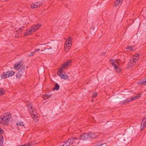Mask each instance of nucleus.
<instances>
[{"label":"nucleus","instance_id":"obj_1","mask_svg":"<svg viewBox=\"0 0 146 146\" xmlns=\"http://www.w3.org/2000/svg\"><path fill=\"white\" fill-rule=\"evenodd\" d=\"M14 67L15 69L18 70L16 76L17 78H20L24 74L25 66H23L20 64L17 63L15 64Z\"/></svg>","mask_w":146,"mask_h":146},{"label":"nucleus","instance_id":"obj_2","mask_svg":"<svg viewBox=\"0 0 146 146\" xmlns=\"http://www.w3.org/2000/svg\"><path fill=\"white\" fill-rule=\"evenodd\" d=\"M110 61L111 64L114 67V69L115 71L118 73L120 72L121 70V68L120 67L121 66L120 64L121 61L118 59L115 60L113 59H111Z\"/></svg>","mask_w":146,"mask_h":146},{"label":"nucleus","instance_id":"obj_3","mask_svg":"<svg viewBox=\"0 0 146 146\" xmlns=\"http://www.w3.org/2000/svg\"><path fill=\"white\" fill-rule=\"evenodd\" d=\"M41 26V25L40 24L34 25L27 30L26 32L24 33V36H27L30 35L40 28Z\"/></svg>","mask_w":146,"mask_h":146},{"label":"nucleus","instance_id":"obj_4","mask_svg":"<svg viewBox=\"0 0 146 146\" xmlns=\"http://www.w3.org/2000/svg\"><path fill=\"white\" fill-rule=\"evenodd\" d=\"M139 54H136L133 56L129 60L128 63V68H130L135 65V63L138 61L139 58Z\"/></svg>","mask_w":146,"mask_h":146},{"label":"nucleus","instance_id":"obj_5","mask_svg":"<svg viewBox=\"0 0 146 146\" xmlns=\"http://www.w3.org/2000/svg\"><path fill=\"white\" fill-rule=\"evenodd\" d=\"M11 118L10 115L5 114L3 116L0 117V123L3 124L4 125H7Z\"/></svg>","mask_w":146,"mask_h":146},{"label":"nucleus","instance_id":"obj_6","mask_svg":"<svg viewBox=\"0 0 146 146\" xmlns=\"http://www.w3.org/2000/svg\"><path fill=\"white\" fill-rule=\"evenodd\" d=\"M72 39L70 37L68 38L66 41L65 45L64 50L65 52H68L70 49L72 45Z\"/></svg>","mask_w":146,"mask_h":146},{"label":"nucleus","instance_id":"obj_7","mask_svg":"<svg viewBox=\"0 0 146 146\" xmlns=\"http://www.w3.org/2000/svg\"><path fill=\"white\" fill-rule=\"evenodd\" d=\"M63 70L62 69L59 68L58 72V74L62 79L65 80L68 79L69 78L68 75L66 73H63Z\"/></svg>","mask_w":146,"mask_h":146},{"label":"nucleus","instance_id":"obj_8","mask_svg":"<svg viewBox=\"0 0 146 146\" xmlns=\"http://www.w3.org/2000/svg\"><path fill=\"white\" fill-rule=\"evenodd\" d=\"M28 108L31 115L35 117L36 113L35 109H34L32 108L31 105V104H28Z\"/></svg>","mask_w":146,"mask_h":146},{"label":"nucleus","instance_id":"obj_9","mask_svg":"<svg viewBox=\"0 0 146 146\" xmlns=\"http://www.w3.org/2000/svg\"><path fill=\"white\" fill-rule=\"evenodd\" d=\"M41 5V2H35L31 4V7L32 8H37L39 7Z\"/></svg>","mask_w":146,"mask_h":146},{"label":"nucleus","instance_id":"obj_10","mask_svg":"<svg viewBox=\"0 0 146 146\" xmlns=\"http://www.w3.org/2000/svg\"><path fill=\"white\" fill-rule=\"evenodd\" d=\"M72 60H68L67 62H65L62 66L60 68H61L62 70L63 69L66 68L71 63Z\"/></svg>","mask_w":146,"mask_h":146},{"label":"nucleus","instance_id":"obj_11","mask_svg":"<svg viewBox=\"0 0 146 146\" xmlns=\"http://www.w3.org/2000/svg\"><path fill=\"white\" fill-rule=\"evenodd\" d=\"M73 141H74L73 139H70L65 142L63 145H62L61 146H69L70 145L73 144Z\"/></svg>","mask_w":146,"mask_h":146},{"label":"nucleus","instance_id":"obj_12","mask_svg":"<svg viewBox=\"0 0 146 146\" xmlns=\"http://www.w3.org/2000/svg\"><path fill=\"white\" fill-rule=\"evenodd\" d=\"M48 43L49 44V45H48V47H46V48H45V49L46 48H47L48 49H50L52 48L54 49H57L58 48V46H55L54 44L53 43Z\"/></svg>","mask_w":146,"mask_h":146},{"label":"nucleus","instance_id":"obj_13","mask_svg":"<svg viewBox=\"0 0 146 146\" xmlns=\"http://www.w3.org/2000/svg\"><path fill=\"white\" fill-rule=\"evenodd\" d=\"M146 126V117H144L143 119L141 126V130H143Z\"/></svg>","mask_w":146,"mask_h":146},{"label":"nucleus","instance_id":"obj_14","mask_svg":"<svg viewBox=\"0 0 146 146\" xmlns=\"http://www.w3.org/2000/svg\"><path fill=\"white\" fill-rule=\"evenodd\" d=\"M89 135V139L90 138H95L98 135V133H88Z\"/></svg>","mask_w":146,"mask_h":146},{"label":"nucleus","instance_id":"obj_15","mask_svg":"<svg viewBox=\"0 0 146 146\" xmlns=\"http://www.w3.org/2000/svg\"><path fill=\"white\" fill-rule=\"evenodd\" d=\"M7 72L2 73L1 75V78L2 79H5L9 77L8 74Z\"/></svg>","mask_w":146,"mask_h":146},{"label":"nucleus","instance_id":"obj_16","mask_svg":"<svg viewBox=\"0 0 146 146\" xmlns=\"http://www.w3.org/2000/svg\"><path fill=\"white\" fill-rule=\"evenodd\" d=\"M89 136L88 133H85L83 134V140H86L89 139Z\"/></svg>","mask_w":146,"mask_h":146},{"label":"nucleus","instance_id":"obj_17","mask_svg":"<svg viewBox=\"0 0 146 146\" xmlns=\"http://www.w3.org/2000/svg\"><path fill=\"white\" fill-rule=\"evenodd\" d=\"M141 96V95L139 94H137V95L136 96H135L134 97L130 99V101H132L133 100H135V99H137L139 97H140Z\"/></svg>","mask_w":146,"mask_h":146},{"label":"nucleus","instance_id":"obj_18","mask_svg":"<svg viewBox=\"0 0 146 146\" xmlns=\"http://www.w3.org/2000/svg\"><path fill=\"white\" fill-rule=\"evenodd\" d=\"M123 0H116V1L115 2V7L119 6L121 4V2Z\"/></svg>","mask_w":146,"mask_h":146},{"label":"nucleus","instance_id":"obj_19","mask_svg":"<svg viewBox=\"0 0 146 146\" xmlns=\"http://www.w3.org/2000/svg\"><path fill=\"white\" fill-rule=\"evenodd\" d=\"M7 72V74H8L9 77L12 76L15 74V72L13 70L8 71Z\"/></svg>","mask_w":146,"mask_h":146},{"label":"nucleus","instance_id":"obj_20","mask_svg":"<svg viewBox=\"0 0 146 146\" xmlns=\"http://www.w3.org/2000/svg\"><path fill=\"white\" fill-rule=\"evenodd\" d=\"M3 137L1 135H0V146H2L3 144Z\"/></svg>","mask_w":146,"mask_h":146},{"label":"nucleus","instance_id":"obj_21","mask_svg":"<svg viewBox=\"0 0 146 146\" xmlns=\"http://www.w3.org/2000/svg\"><path fill=\"white\" fill-rule=\"evenodd\" d=\"M51 96V95L50 94L45 95L43 96V98L44 100H46L49 98Z\"/></svg>","mask_w":146,"mask_h":146},{"label":"nucleus","instance_id":"obj_22","mask_svg":"<svg viewBox=\"0 0 146 146\" xmlns=\"http://www.w3.org/2000/svg\"><path fill=\"white\" fill-rule=\"evenodd\" d=\"M70 139H73L74 141L73 143H79V141L78 139H76L75 137Z\"/></svg>","mask_w":146,"mask_h":146},{"label":"nucleus","instance_id":"obj_23","mask_svg":"<svg viewBox=\"0 0 146 146\" xmlns=\"http://www.w3.org/2000/svg\"><path fill=\"white\" fill-rule=\"evenodd\" d=\"M17 125L21 126H23L24 125L23 122L21 121H18V122L17 123Z\"/></svg>","mask_w":146,"mask_h":146},{"label":"nucleus","instance_id":"obj_24","mask_svg":"<svg viewBox=\"0 0 146 146\" xmlns=\"http://www.w3.org/2000/svg\"><path fill=\"white\" fill-rule=\"evenodd\" d=\"M5 93V91L4 90L2 89H0V96L3 95Z\"/></svg>","mask_w":146,"mask_h":146},{"label":"nucleus","instance_id":"obj_25","mask_svg":"<svg viewBox=\"0 0 146 146\" xmlns=\"http://www.w3.org/2000/svg\"><path fill=\"white\" fill-rule=\"evenodd\" d=\"M59 88V86L57 84H56L55 85V87L53 88V90H58Z\"/></svg>","mask_w":146,"mask_h":146},{"label":"nucleus","instance_id":"obj_26","mask_svg":"<svg viewBox=\"0 0 146 146\" xmlns=\"http://www.w3.org/2000/svg\"><path fill=\"white\" fill-rule=\"evenodd\" d=\"M133 46H128L126 48V49H129L131 51H133L134 50Z\"/></svg>","mask_w":146,"mask_h":146},{"label":"nucleus","instance_id":"obj_27","mask_svg":"<svg viewBox=\"0 0 146 146\" xmlns=\"http://www.w3.org/2000/svg\"><path fill=\"white\" fill-rule=\"evenodd\" d=\"M97 93L95 92L94 93H93V94L92 96V98H95L97 96Z\"/></svg>","mask_w":146,"mask_h":146},{"label":"nucleus","instance_id":"obj_28","mask_svg":"<svg viewBox=\"0 0 146 146\" xmlns=\"http://www.w3.org/2000/svg\"><path fill=\"white\" fill-rule=\"evenodd\" d=\"M21 29H19V30L17 31V33H18V34H21Z\"/></svg>","mask_w":146,"mask_h":146},{"label":"nucleus","instance_id":"obj_29","mask_svg":"<svg viewBox=\"0 0 146 146\" xmlns=\"http://www.w3.org/2000/svg\"><path fill=\"white\" fill-rule=\"evenodd\" d=\"M143 85H146V78L143 79Z\"/></svg>","mask_w":146,"mask_h":146},{"label":"nucleus","instance_id":"obj_30","mask_svg":"<svg viewBox=\"0 0 146 146\" xmlns=\"http://www.w3.org/2000/svg\"><path fill=\"white\" fill-rule=\"evenodd\" d=\"M45 44H41L40 45V48H45V47H44V46Z\"/></svg>","mask_w":146,"mask_h":146},{"label":"nucleus","instance_id":"obj_31","mask_svg":"<svg viewBox=\"0 0 146 146\" xmlns=\"http://www.w3.org/2000/svg\"><path fill=\"white\" fill-rule=\"evenodd\" d=\"M137 84L141 85H143V81L139 82L137 83Z\"/></svg>","mask_w":146,"mask_h":146},{"label":"nucleus","instance_id":"obj_32","mask_svg":"<svg viewBox=\"0 0 146 146\" xmlns=\"http://www.w3.org/2000/svg\"><path fill=\"white\" fill-rule=\"evenodd\" d=\"M34 53H35L34 52H32L30 54H29V56H32L34 55Z\"/></svg>","mask_w":146,"mask_h":146},{"label":"nucleus","instance_id":"obj_33","mask_svg":"<svg viewBox=\"0 0 146 146\" xmlns=\"http://www.w3.org/2000/svg\"><path fill=\"white\" fill-rule=\"evenodd\" d=\"M40 50V49H36L35 50V51L34 52L35 53V52L36 51H39V50Z\"/></svg>","mask_w":146,"mask_h":146},{"label":"nucleus","instance_id":"obj_34","mask_svg":"<svg viewBox=\"0 0 146 146\" xmlns=\"http://www.w3.org/2000/svg\"><path fill=\"white\" fill-rule=\"evenodd\" d=\"M93 100H91V101L92 102H93Z\"/></svg>","mask_w":146,"mask_h":146},{"label":"nucleus","instance_id":"obj_35","mask_svg":"<svg viewBox=\"0 0 146 146\" xmlns=\"http://www.w3.org/2000/svg\"><path fill=\"white\" fill-rule=\"evenodd\" d=\"M96 146H101L100 145H96Z\"/></svg>","mask_w":146,"mask_h":146},{"label":"nucleus","instance_id":"obj_36","mask_svg":"<svg viewBox=\"0 0 146 146\" xmlns=\"http://www.w3.org/2000/svg\"><path fill=\"white\" fill-rule=\"evenodd\" d=\"M31 145V144H29L28 145V146Z\"/></svg>","mask_w":146,"mask_h":146}]
</instances>
